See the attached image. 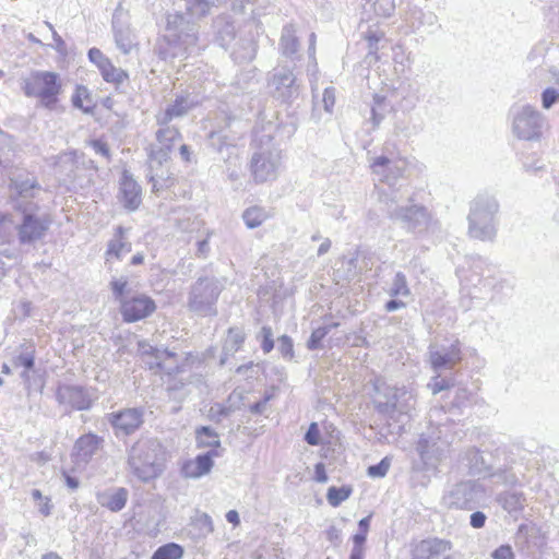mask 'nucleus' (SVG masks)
Instances as JSON below:
<instances>
[{"instance_id": "1", "label": "nucleus", "mask_w": 559, "mask_h": 559, "mask_svg": "<svg viewBox=\"0 0 559 559\" xmlns=\"http://www.w3.org/2000/svg\"><path fill=\"white\" fill-rule=\"evenodd\" d=\"M200 49L198 25L182 13L168 14L166 33L155 48L157 56L163 60L185 59Z\"/></svg>"}, {"instance_id": "2", "label": "nucleus", "mask_w": 559, "mask_h": 559, "mask_svg": "<svg viewBox=\"0 0 559 559\" xmlns=\"http://www.w3.org/2000/svg\"><path fill=\"white\" fill-rule=\"evenodd\" d=\"M20 216L17 223L11 214L0 213V241L10 242L15 235L20 246H35L46 237L51 218L49 214L39 211L16 213Z\"/></svg>"}, {"instance_id": "3", "label": "nucleus", "mask_w": 559, "mask_h": 559, "mask_svg": "<svg viewBox=\"0 0 559 559\" xmlns=\"http://www.w3.org/2000/svg\"><path fill=\"white\" fill-rule=\"evenodd\" d=\"M166 452L156 438L142 437L128 451L129 472L143 483L158 477L164 471Z\"/></svg>"}, {"instance_id": "4", "label": "nucleus", "mask_w": 559, "mask_h": 559, "mask_svg": "<svg viewBox=\"0 0 559 559\" xmlns=\"http://www.w3.org/2000/svg\"><path fill=\"white\" fill-rule=\"evenodd\" d=\"M499 204L495 197L480 193L469 204L468 235L481 241H492L497 235Z\"/></svg>"}, {"instance_id": "5", "label": "nucleus", "mask_w": 559, "mask_h": 559, "mask_svg": "<svg viewBox=\"0 0 559 559\" xmlns=\"http://www.w3.org/2000/svg\"><path fill=\"white\" fill-rule=\"evenodd\" d=\"M379 201L383 204L388 217L399 222L409 233L420 234L427 230L431 224V217L427 209L418 204L400 205V199L395 193L381 191Z\"/></svg>"}, {"instance_id": "6", "label": "nucleus", "mask_w": 559, "mask_h": 559, "mask_svg": "<svg viewBox=\"0 0 559 559\" xmlns=\"http://www.w3.org/2000/svg\"><path fill=\"white\" fill-rule=\"evenodd\" d=\"M222 290L223 284L216 277H199L190 287L188 309L202 317L215 316L216 302Z\"/></svg>"}, {"instance_id": "7", "label": "nucleus", "mask_w": 559, "mask_h": 559, "mask_svg": "<svg viewBox=\"0 0 559 559\" xmlns=\"http://www.w3.org/2000/svg\"><path fill=\"white\" fill-rule=\"evenodd\" d=\"M22 90L27 97H36L40 105L52 109L61 92V82L55 72L34 71L23 79Z\"/></svg>"}, {"instance_id": "8", "label": "nucleus", "mask_w": 559, "mask_h": 559, "mask_svg": "<svg viewBox=\"0 0 559 559\" xmlns=\"http://www.w3.org/2000/svg\"><path fill=\"white\" fill-rule=\"evenodd\" d=\"M43 188L36 177L31 175H16L10 178L9 203L15 213L39 211L37 197Z\"/></svg>"}, {"instance_id": "9", "label": "nucleus", "mask_w": 559, "mask_h": 559, "mask_svg": "<svg viewBox=\"0 0 559 559\" xmlns=\"http://www.w3.org/2000/svg\"><path fill=\"white\" fill-rule=\"evenodd\" d=\"M377 392V408L381 413L391 414L399 412L401 414H407L409 411L415 408L416 396L412 389L406 386H390L384 382H377L374 384Z\"/></svg>"}, {"instance_id": "10", "label": "nucleus", "mask_w": 559, "mask_h": 559, "mask_svg": "<svg viewBox=\"0 0 559 559\" xmlns=\"http://www.w3.org/2000/svg\"><path fill=\"white\" fill-rule=\"evenodd\" d=\"M282 151L274 144L261 146L250 159V171L257 183L275 180L282 168Z\"/></svg>"}, {"instance_id": "11", "label": "nucleus", "mask_w": 559, "mask_h": 559, "mask_svg": "<svg viewBox=\"0 0 559 559\" xmlns=\"http://www.w3.org/2000/svg\"><path fill=\"white\" fill-rule=\"evenodd\" d=\"M451 442L442 437L440 428L423 433L417 442V452L427 471H436L450 453Z\"/></svg>"}, {"instance_id": "12", "label": "nucleus", "mask_w": 559, "mask_h": 559, "mask_svg": "<svg viewBox=\"0 0 559 559\" xmlns=\"http://www.w3.org/2000/svg\"><path fill=\"white\" fill-rule=\"evenodd\" d=\"M512 132L521 140H535L542 134L543 116L531 105H515L511 108Z\"/></svg>"}, {"instance_id": "13", "label": "nucleus", "mask_w": 559, "mask_h": 559, "mask_svg": "<svg viewBox=\"0 0 559 559\" xmlns=\"http://www.w3.org/2000/svg\"><path fill=\"white\" fill-rule=\"evenodd\" d=\"M267 84L272 95L283 103H293L301 92L296 75L287 66L274 68L269 75Z\"/></svg>"}, {"instance_id": "14", "label": "nucleus", "mask_w": 559, "mask_h": 559, "mask_svg": "<svg viewBox=\"0 0 559 559\" xmlns=\"http://www.w3.org/2000/svg\"><path fill=\"white\" fill-rule=\"evenodd\" d=\"M483 488L476 480L455 484L442 498V504L449 509L473 510L483 496Z\"/></svg>"}, {"instance_id": "15", "label": "nucleus", "mask_w": 559, "mask_h": 559, "mask_svg": "<svg viewBox=\"0 0 559 559\" xmlns=\"http://www.w3.org/2000/svg\"><path fill=\"white\" fill-rule=\"evenodd\" d=\"M96 399L93 389L82 385L60 384L56 390L57 402L76 411L90 409Z\"/></svg>"}, {"instance_id": "16", "label": "nucleus", "mask_w": 559, "mask_h": 559, "mask_svg": "<svg viewBox=\"0 0 559 559\" xmlns=\"http://www.w3.org/2000/svg\"><path fill=\"white\" fill-rule=\"evenodd\" d=\"M428 360L436 372L452 370L462 360L460 342L455 340L449 345L430 344Z\"/></svg>"}, {"instance_id": "17", "label": "nucleus", "mask_w": 559, "mask_h": 559, "mask_svg": "<svg viewBox=\"0 0 559 559\" xmlns=\"http://www.w3.org/2000/svg\"><path fill=\"white\" fill-rule=\"evenodd\" d=\"M156 310L155 301L144 294H135L121 300L120 313L124 322L132 323L147 318Z\"/></svg>"}, {"instance_id": "18", "label": "nucleus", "mask_w": 559, "mask_h": 559, "mask_svg": "<svg viewBox=\"0 0 559 559\" xmlns=\"http://www.w3.org/2000/svg\"><path fill=\"white\" fill-rule=\"evenodd\" d=\"M372 174L377 180L393 187L403 177L406 162L397 157L378 156L371 162Z\"/></svg>"}, {"instance_id": "19", "label": "nucleus", "mask_w": 559, "mask_h": 559, "mask_svg": "<svg viewBox=\"0 0 559 559\" xmlns=\"http://www.w3.org/2000/svg\"><path fill=\"white\" fill-rule=\"evenodd\" d=\"M201 104V98L194 93H185L177 95L174 102L164 110L156 114L155 119L157 124H167L176 118L185 117L192 109Z\"/></svg>"}, {"instance_id": "20", "label": "nucleus", "mask_w": 559, "mask_h": 559, "mask_svg": "<svg viewBox=\"0 0 559 559\" xmlns=\"http://www.w3.org/2000/svg\"><path fill=\"white\" fill-rule=\"evenodd\" d=\"M108 420L117 436L120 433L129 436L143 424V409L134 407L115 412L109 414Z\"/></svg>"}, {"instance_id": "21", "label": "nucleus", "mask_w": 559, "mask_h": 559, "mask_svg": "<svg viewBox=\"0 0 559 559\" xmlns=\"http://www.w3.org/2000/svg\"><path fill=\"white\" fill-rule=\"evenodd\" d=\"M143 354L152 357V360L146 361L150 369H157L169 376L180 371L179 358L174 352L147 345V348L143 346Z\"/></svg>"}, {"instance_id": "22", "label": "nucleus", "mask_w": 559, "mask_h": 559, "mask_svg": "<svg viewBox=\"0 0 559 559\" xmlns=\"http://www.w3.org/2000/svg\"><path fill=\"white\" fill-rule=\"evenodd\" d=\"M217 450H210L206 453L199 454L194 460L183 463L181 473L186 478H200L211 472L214 462L213 457L218 456Z\"/></svg>"}, {"instance_id": "23", "label": "nucleus", "mask_w": 559, "mask_h": 559, "mask_svg": "<svg viewBox=\"0 0 559 559\" xmlns=\"http://www.w3.org/2000/svg\"><path fill=\"white\" fill-rule=\"evenodd\" d=\"M120 201L130 211L136 210L142 201L141 187L127 171L120 179Z\"/></svg>"}, {"instance_id": "24", "label": "nucleus", "mask_w": 559, "mask_h": 559, "mask_svg": "<svg viewBox=\"0 0 559 559\" xmlns=\"http://www.w3.org/2000/svg\"><path fill=\"white\" fill-rule=\"evenodd\" d=\"M103 443V438L86 433L81 436L74 444V457L78 463L86 464L97 453Z\"/></svg>"}, {"instance_id": "25", "label": "nucleus", "mask_w": 559, "mask_h": 559, "mask_svg": "<svg viewBox=\"0 0 559 559\" xmlns=\"http://www.w3.org/2000/svg\"><path fill=\"white\" fill-rule=\"evenodd\" d=\"M129 492L123 487L109 488L97 492L96 500L103 507L111 512L121 511L128 501Z\"/></svg>"}, {"instance_id": "26", "label": "nucleus", "mask_w": 559, "mask_h": 559, "mask_svg": "<svg viewBox=\"0 0 559 559\" xmlns=\"http://www.w3.org/2000/svg\"><path fill=\"white\" fill-rule=\"evenodd\" d=\"M112 33L117 48L124 55L134 46V36L130 26L121 21L118 10L112 15Z\"/></svg>"}, {"instance_id": "27", "label": "nucleus", "mask_w": 559, "mask_h": 559, "mask_svg": "<svg viewBox=\"0 0 559 559\" xmlns=\"http://www.w3.org/2000/svg\"><path fill=\"white\" fill-rule=\"evenodd\" d=\"M278 47L284 57L292 60L298 58L300 43L297 37V28L295 24L288 23L283 26Z\"/></svg>"}, {"instance_id": "28", "label": "nucleus", "mask_w": 559, "mask_h": 559, "mask_svg": "<svg viewBox=\"0 0 559 559\" xmlns=\"http://www.w3.org/2000/svg\"><path fill=\"white\" fill-rule=\"evenodd\" d=\"M214 531L213 521L207 513L197 512L188 525L191 538L199 540L207 537Z\"/></svg>"}, {"instance_id": "29", "label": "nucleus", "mask_w": 559, "mask_h": 559, "mask_svg": "<svg viewBox=\"0 0 559 559\" xmlns=\"http://www.w3.org/2000/svg\"><path fill=\"white\" fill-rule=\"evenodd\" d=\"M451 543L445 539L433 538L429 540H423L418 548L417 554L425 555V559H442L449 556L448 552L451 550Z\"/></svg>"}, {"instance_id": "30", "label": "nucleus", "mask_w": 559, "mask_h": 559, "mask_svg": "<svg viewBox=\"0 0 559 559\" xmlns=\"http://www.w3.org/2000/svg\"><path fill=\"white\" fill-rule=\"evenodd\" d=\"M257 47V43L251 36L240 38L233 46L231 58L237 63L250 62L255 58Z\"/></svg>"}, {"instance_id": "31", "label": "nucleus", "mask_w": 559, "mask_h": 559, "mask_svg": "<svg viewBox=\"0 0 559 559\" xmlns=\"http://www.w3.org/2000/svg\"><path fill=\"white\" fill-rule=\"evenodd\" d=\"M157 126L158 130L155 134L157 145L153 147L165 148L167 154L170 155L174 144L181 140V133L175 126H170V123Z\"/></svg>"}, {"instance_id": "32", "label": "nucleus", "mask_w": 559, "mask_h": 559, "mask_svg": "<svg viewBox=\"0 0 559 559\" xmlns=\"http://www.w3.org/2000/svg\"><path fill=\"white\" fill-rule=\"evenodd\" d=\"M124 228L122 226H118L116 228L114 238L108 242L106 255L109 260L110 258H116L118 260L122 259L127 253H129L132 249L131 242L124 239L123 237Z\"/></svg>"}, {"instance_id": "33", "label": "nucleus", "mask_w": 559, "mask_h": 559, "mask_svg": "<svg viewBox=\"0 0 559 559\" xmlns=\"http://www.w3.org/2000/svg\"><path fill=\"white\" fill-rule=\"evenodd\" d=\"M359 274L357 257L344 258L337 269L334 271V276L337 283L350 282Z\"/></svg>"}, {"instance_id": "34", "label": "nucleus", "mask_w": 559, "mask_h": 559, "mask_svg": "<svg viewBox=\"0 0 559 559\" xmlns=\"http://www.w3.org/2000/svg\"><path fill=\"white\" fill-rule=\"evenodd\" d=\"M498 501L504 510L511 513L522 510L525 506L526 499L522 492L508 491L501 493Z\"/></svg>"}, {"instance_id": "35", "label": "nucleus", "mask_w": 559, "mask_h": 559, "mask_svg": "<svg viewBox=\"0 0 559 559\" xmlns=\"http://www.w3.org/2000/svg\"><path fill=\"white\" fill-rule=\"evenodd\" d=\"M169 160H170V155L167 154L165 148L151 147L150 153H148V160H147V166H148L147 177L150 175L157 173L158 168L169 166Z\"/></svg>"}, {"instance_id": "36", "label": "nucleus", "mask_w": 559, "mask_h": 559, "mask_svg": "<svg viewBox=\"0 0 559 559\" xmlns=\"http://www.w3.org/2000/svg\"><path fill=\"white\" fill-rule=\"evenodd\" d=\"M269 217L265 209L261 206H251L243 211L242 219L246 226L250 229L257 228L263 224Z\"/></svg>"}, {"instance_id": "37", "label": "nucleus", "mask_w": 559, "mask_h": 559, "mask_svg": "<svg viewBox=\"0 0 559 559\" xmlns=\"http://www.w3.org/2000/svg\"><path fill=\"white\" fill-rule=\"evenodd\" d=\"M197 445L198 448H211L217 450L221 445L218 435L210 427H201L197 430Z\"/></svg>"}, {"instance_id": "38", "label": "nucleus", "mask_w": 559, "mask_h": 559, "mask_svg": "<svg viewBox=\"0 0 559 559\" xmlns=\"http://www.w3.org/2000/svg\"><path fill=\"white\" fill-rule=\"evenodd\" d=\"M212 8H218L214 0H187L186 10L190 16L203 17Z\"/></svg>"}, {"instance_id": "39", "label": "nucleus", "mask_w": 559, "mask_h": 559, "mask_svg": "<svg viewBox=\"0 0 559 559\" xmlns=\"http://www.w3.org/2000/svg\"><path fill=\"white\" fill-rule=\"evenodd\" d=\"M100 74L107 83H112L116 85V87H119L129 79L128 73L121 68L115 67L112 62L107 64L105 68L103 67Z\"/></svg>"}, {"instance_id": "40", "label": "nucleus", "mask_w": 559, "mask_h": 559, "mask_svg": "<svg viewBox=\"0 0 559 559\" xmlns=\"http://www.w3.org/2000/svg\"><path fill=\"white\" fill-rule=\"evenodd\" d=\"M388 294L391 297H408L411 295V288L408 287L406 275L403 272L395 273Z\"/></svg>"}, {"instance_id": "41", "label": "nucleus", "mask_w": 559, "mask_h": 559, "mask_svg": "<svg viewBox=\"0 0 559 559\" xmlns=\"http://www.w3.org/2000/svg\"><path fill=\"white\" fill-rule=\"evenodd\" d=\"M183 556V548L175 543H168L158 547L152 559H181Z\"/></svg>"}, {"instance_id": "42", "label": "nucleus", "mask_w": 559, "mask_h": 559, "mask_svg": "<svg viewBox=\"0 0 559 559\" xmlns=\"http://www.w3.org/2000/svg\"><path fill=\"white\" fill-rule=\"evenodd\" d=\"M150 182H152V187L154 191H159L166 188H169L174 185L173 173L169 169V166L166 167L162 173H155L148 176Z\"/></svg>"}, {"instance_id": "43", "label": "nucleus", "mask_w": 559, "mask_h": 559, "mask_svg": "<svg viewBox=\"0 0 559 559\" xmlns=\"http://www.w3.org/2000/svg\"><path fill=\"white\" fill-rule=\"evenodd\" d=\"M150 182H152V187L154 191H159L166 188H169L174 185L173 173L169 169V166L166 167L162 173H155L148 176Z\"/></svg>"}, {"instance_id": "44", "label": "nucleus", "mask_w": 559, "mask_h": 559, "mask_svg": "<svg viewBox=\"0 0 559 559\" xmlns=\"http://www.w3.org/2000/svg\"><path fill=\"white\" fill-rule=\"evenodd\" d=\"M352 493L349 486L330 487L328 489L326 499L332 507H338L342 502L347 500Z\"/></svg>"}, {"instance_id": "45", "label": "nucleus", "mask_w": 559, "mask_h": 559, "mask_svg": "<svg viewBox=\"0 0 559 559\" xmlns=\"http://www.w3.org/2000/svg\"><path fill=\"white\" fill-rule=\"evenodd\" d=\"M466 459L469 462L472 473L481 474L483 472L488 471L483 453L479 450L475 448L468 449L466 452Z\"/></svg>"}, {"instance_id": "46", "label": "nucleus", "mask_w": 559, "mask_h": 559, "mask_svg": "<svg viewBox=\"0 0 559 559\" xmlns=\"http://www.w3.org/2000/svg\"><path fill=\"white\" fill-rule=\"evenodd\" d=\"M454 385V379L452 377L442 378L439 373L431 378V380L428 382L427 386L431 391L433 395H437L438 393L449 390Z\"/></svg>"}, {"instance_id": "47", "label": "nucleus", "mask_w": 559, "mask_h": 559, "mask_svg": "<svg viewBox=\"0 0 559 559\" xmlns=\"http://www.w3.org/2000/svg\"><path fill=\"white\" fill-rule=\"evenodd\" d=\"M402 99L399 104L400 108L403 111H408L415 108L417 102H418V91L413 88L412 85H408L407 88H403L402 91Z\"/></svg>"}, {"instance_id": "48", "label": "nucleus", "mask_w": 559, "mask_h": 559, "mask_svg": "<svg viewBox=\"0 0 559 559\" xmlns=\"http://www.w3.org/2000/svg\"><path fill=\"white\" fill-rule=\"evenodd\" d=\"M331 332V326H319L313 330L308 342L307 347L310 350H316L322 347L323 338Z\"/></svg>"}, {"instance_id": "49", "label": "nucleus", "mask_w": 559, "mask_h": 559, "mask_svg": "<svg viewBox=\"0 0 559 559\" xmlns=\"http://www.w3.org/2000/svg\"><path fill=\"white\" fill-rule=\"evenodd\" d=\"M12 365L14 368L22 367L23 369H34L35 356L34 350H24L13 357Z\"/></svg>"}, {"instance_id": "50", "label": "nucleus", "mask_w": 559, "mask_h": 559, "mask_svg": "<svg viewBox=\"0 0 559 559\" xmlns=\"http://www.w3.org/2000/svg\"><path fill=\"white\" fill-rule=\"evenodd\" d=\"M370 520H371V515H368V516L362 518L358 522V532L353 536L354 545L364 547V544L367 539L369 526H370Z\"/></svg>"}, {"instance_id": "51", "label": "nucleus", "mask_w": 559, "mask_h": 559, "mask_svg": "<svg viewBox=\"0 0 559 559\" xmlns=\"http://www.w3.org/2000/svg\"><path fill=\"white\" fill-rule=\"evenodd\" d=\"M390 466L391 461L385 456L378 464L370 465L367 469V474L373 478H382L388 474Z\"/></svg>"}, {"instance_id": "52", "label": "nucleus", "mask_w": 559, "mask_h": 559, "mask_svg": "<svg viewBox=\"0 0 559 559\" xmlns=\"http://www.w3.org/2000/svg\"><path fill=\"white\" fill-rule=\"evenodd\" d=\"M245 341V334L239 329H229L228 336L226 340V347L229 350H238Z\"/></svg>"}, {"instance_id": "53", "label": "nucleus", "mask_w": 559, "mask_h": 559, "mask_svg": "<svg viewBox=\"0 0 559 559\" xmlns=\"http://www.w3.org/2000/svg\"><path fill=\"white\" fill-rule=\"evenodd\" d=\"M213 230L206 229L205 230V237L203 239H200L197 241V251L195 257L199 259H206L210 255L211 248H210V238L213 236Z\"/></svg>"}, {"instance_id": "54", "label": "nucleus", "mask_w": 559, "mask_h": 559, "mask_svg": "<svg viewBox=\"0 0 559 559\" xmlns=\"http://www.w3.org/2000/svg\"><path fill=\"white\" fill-rule=\"evenodd\" d=\"M127 286L128 281L126 277L116 278L110 282V287L115 299L119 300L120 304L122 299L128 297L124 295Z\"/></svg>"}, {"instance_id": "55", "label": "nucleus", "mask_w": 559, "mask_h": 559, "mask_svg": "<svg viewBox=\"0 0 559 559\" xmlns=\"http://www.w3.org/2000/svg\"><path fill=\"white\" fill-rule=\"evenodd\" d=\"M382 36H383L382 33H377V32H371V31H369L366 34V39H367L368 49H369V57H373L374 61H377L379 59V57L377 56V51L379 49L378 44H379L380 39L382 38Z\"/></svg>"}, {"instance_id": "56", "label": "nucleus", "mask_w": 559, "mask_h": 559, "mask_svg": "<svg viewBox=\"0 0 559 559\" xmlns=\"http://www.w3.org/2000/svg\"><path fill=\"white\" fill-rule=\"evenodd\" d=\"M492 476L497 477L498 481L504 485L514 486L519 483V475L512 468L499 471L498 473L492 474Z\"/></svg>"}, {"instance_id": "57", "label": "nucleus", "mask_w": 559, "mask_h": 559, "mask_svg": "<svg viewBox=\"0 0 559 559\" xmlns=\"http://www.w3.org/2000/svg\"><path fill=\"white\" fill-rule=\"evenodd\" d=\"M373 106L371 107L372 121L374 126H378L384 118V108H382L384 97L374 95Z\"/></svg>"}, {"instance_id": "58", "label": "nucleus", "mask_w": 559, "mask_h": 559, "mask_svg": "<svg viewBox=\"0 0 559 559\" xmlns=\"http://www.w3.org/2000/svg\"><path fill=\"white\" fill-rule=\"evenodd\" d=\"M84 100H88V103H91L90 92L85 86L79 85L76 86L75 93L72 96V104L76 108L86 110L84 108Z\"/></svg>"}, {"instance_id": "59", "label": "nucleus", "mask_w": 559, "mask_h": 559, "mask_svg": "<svg viewBox=\"0 0 559 559\" xmlns=\"http://www.w3.org/2000/svg\"><path fill=\"white\" fill-rule=\"evenodd\" d=\"M88 59L96 64L99 71L111 62L98 48H91L88 50Z\"/></svg>"}, {"instance_id": "60", "label": "nucleus", "mask_w": 559, "mask_h": 559, "mask_svg": "<svg viewBox=\"0 0 559 559\" xmlns=\"http://www.w3.org/2000/svg\"><path fill=\"white\" fill-rule=\"evenodd\" d=\"M218 39L221 40V46L229 47L230 41L235 39V27L230 23H226L225 26L218 31Z\"/></svg>"}, {"instance_id": "61", "label": "nucleus", "mask_w": 559, "mask_h": 559, "mask_svg": "<svg viewBox=\"0 0 559 559\" xmlns=\"http://www.w3.org/2000/svg\"><path fill=\"white\" fill-rule=\"evenodd\" d=\"M233 412L231 406H225L218 403L213 405L210 409L211 417L216 421H221L223 418L230 416Z\"/></svg>"}, {"instance_id": "62", "label": "nucleus", "mask_w": 559, "mask_h": 559, "mask_svg": "<svg viewBox=\"0 0 559 559\" xmlns=\"http://www.w3.org/2000/svg\"><path fill=\"white\" fill-rule=\"evenodd\" d=\"M559 100V91L552 87L546 88L542 94V103L545 109L551 108Z\"/></svg>"}, {"instance_id": "63", "label": "nucleus", "mask_w": 559, "mask_h": 559, "mask_svg": "<svg viewBox=\"0 0 559 559\" xmlns=\"http://www.w3.org/2000/svg\"><path fill=\"white\" fill-rule=\"evenodd\" d=\"M321 102L323 104L324 110L328 114H332V110H333V107L335 104V88L332 86L325 87L323 91V96H322Z\"/></svg>"}, {"instance_id": "64", "label": "nucleus", "mask_w": 559, "mask_h": 559, "mask_svg": "<svg viewBox=\"0 0 559 559\" xmlns=\"http://www.w3.org/2000/svg\"><path fill=\"white\" fill-rule=\"evenodd\" d=\"M492 559H514V552L510 545H501L491 554Z\"/></svg>"}]
</instances>
